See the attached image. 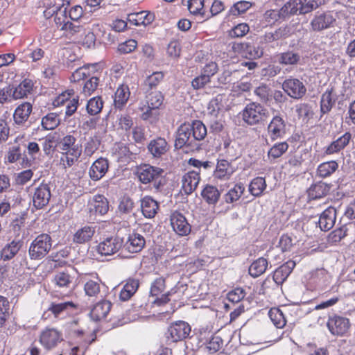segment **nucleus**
<instances>
[{
    "mask_svg": "<svg viewBox=\"0 0 355 355\" xmlns=\"http://www.w3.org/2000/svg\"><path fill=\"white\" fill-rule=\"evenodd\" d=\"M270 116L268 110L257 102L248 103L242 112V119L249 125L263 123Z\"/></svg>",
    "mask_w": 355,
    "mask_h": 355,
    "instance_id": "1",
    "label": "nucleus"
},
{
    "mask_svg": "<svg viewBox=\"0 0 355 355\" xmlns=\"http://www.w3.org/2000/svg\"><path fill=\"white\" fill-rule=\"evenodd\" d=\"M52 246L51 237L47 234L38 235L30 244L28 257L31 260L42 259L51 250Z\"/></svg>",
    "mask_w": 355,
    "mask_h": 355,
    "instance_id": "2",
    "label": "nucleus"
},
{
    "mask_svg": "<svg viewBox=\"0 0 355 355\" xmlns=\"http://www.w3.org/2000/svg\"><path fill=\"white\" fill-rule=\"evenodd\" d=\"M189 123H184L178 128L175 141V148L181 149L186 147L193 151L198 150L200 148V144H195Z\"/></svg>",
    "mask_w": 355,
    "mask_h": 355,
    "instance_id": "3",
    "label": "nucleus"
},
{
    "mask_svg": "<svg viewBox=\"0 0 355 355\" xmlns=\"http://www.w3.org/2000/svg\"><path fill=\"white\" fill-rule=\"evenodd\" d=\"M191 327L185 321L173 322L168 328L167 338L172 342H178L189 337Z\"/></svg>",
    "mask_w": 355,
    "mask_h": 355,
    "instance_id": "4",
    "label": "nucleus"
},
{
    "mask_svg": "<svg viewBox=\"0 0 355 355\" xmlns=\"http://www.w3.org/2000/svg\"><path fill=\"white\" fill-rule=\"evenodd\" d=\"M327 325L332 335L343 336L348 333L351 324L348 318L334 315L329 318Z\"/></svg>",
    "mask_w": 355,
    "mask_h": 355,
    "instance_id": "5",
    "label": "nucleus"
},
{
    "mask_svg": "<svg viewBox=\"0 0 355 355\" xmlns=\"http://www.w3.org/2000/svg\"><path fill=\"white\" fill-rule=\"evenodd\" d=\"M123 239L117 236L103 239L97 245V252L103 256L112 255L122 248Z\"/></svg>",
    "mask_w": 355,
    "mask_h": 355,
    "instance_id": "6",
    "label": "nucleus"
},
{
    "mask_svg": "<svg viewBox=\"0 0 355 355\" xmlns=\"http://www.w3.org/2000/svg\"><path fill=\"white\" fill-rule=\"evenodd\" d=\"M76 308L73 302H51L46 311L42 315V318L47 319L53 314L55 318L60 319L68 315L69 312Z\"/></svg>",
    "mask_w": 355,
    "mask_h": 355,
    "instance_id": "7",
    "label": "nucleus"
},
{
    "mask_svg": "<svg viewBox=\"0 0 355 355\" xmlns=\"http://www.w3.org/2000/svg\"><path fill=\"white\" fill-rule=\"evenodd\" d=\"M78 97L74 95L73 89H69L59 95L53 101L55 106L62 105H66L65 114L67 116H71L77 110Z\"/></svg>",
    "mask_w": 355,
    "mask_h": 355,
    "instance_id": "8",
    "label": "nucleus"
},
{
    "mask_svg": "<svg viewBox=\"0 0 355 355\" xmlns=\"http://www.w3.org/2000/svg\"><path fill=\"white\" fill-rule=\"evenodd\" d=\"M147 105H144L141 110L143 111L141 118L147 120L152 115L153 110H155L162 105L164 96L160 92H151L146 96Z\"/></svg>",
    "mask_w": 355,
    "mask_h": 355,
    "instance_id": "9",
    "label": "nucleus"
},
{
    "mask_svg": "<svg viewBox=\"0 0 355 355\" xmlns=\"http://www.w3.org/2000/svg\"><path fill=\"white\" fill-rule=\"evenodd\" d=\"M232 50L248 59H256L262 56L263 51L248 42H232Z\"/></svg>",
    "mask_w": 355,
    "mask_h": 355,
    "instance_id": "10",
    "label": "nucleus"
},
{
    "mask_svg": "<svg viewBox=\"0 0 355 355\" xmlns=\"http://www.w3.org/2000/svg\"><path fill=\"white\" fill-rule=\"evenodd\" d=\"M62 340V333L55 328H46L40 336V343L47 349L54 348Z\"/></svg>",
    "mask_w": 355,
    "mask_h": 355,
    "instance_id": "11",
    "label": "nucleus"
},
{
    "mask_svg": "<svg viewBox=\"0 0 355 355\" xmlns=\"http://www.w3.org/2000/svg\"><path fill=\"white\" fill-rule=\"evenodd\" d=\"M295 5L293 2H287L279 10H267L263 15V18L268 24H272L279 19H284L290 15H294Z\"/></svg>",
    "mask_w": 355,
    "mask_h": 355,
    "instance_id": "12",
    "label": "nucleus"
},
{
    "mask_svg": "<svg viewBox=\"0 0 355 355\" xmlns=\"http://www.w3.org/2000/svg\"><path fill=\"white\" fill-rule=\"evenodd\" d=\"M51 194L50 187L46 184H42L35 188L33 196V205L37 209L46 207L50 200Z\"/></svg>",
    "mask_w": 355,
    "mask_h": 355,
    "instance_id": "13",
    "label": "nucleus"
},
{
    "mask_svg": "<svg viewBox=\"0 0 355 355\" xmlns=\"http://www.w3.org/2000/svg\"><path fill=\"white\" fill-rule=\"evenodd\" d=\"M171 224L173 230L180 236H187L191 232L190 224L185 216L178 211H174L171 214Z\"/></svg>",
    "mask_w": 355,
    "mask_h": 355,
    "instance_id": "14",
    "label": "nucleus"
},
{
    "mask_svg": "<svg viewBox=\"0 0 355 355\" xmlns=\"http://www.w3.org/2000/svg\"><path fill=\"white\" fill-rule=\"evenodd\" d=\"M268 132L272 141L285 135L286 123L282 116L277 115L272 118L268 125Z\"/></svg>",
    "mask_w": 355,
    "mask_h": 355,
    "instance_id": "15",
    "label": "nucleus"
},
{
    "mask_svg": "<svg viewBox=\"0 0 355 355\" xmlns=\"http://www.w3.org/2000/svg\"><path fill=\"white\" fill-rule=\"evenodd\" d=\"M163 172L159 168L145 164L138 169L137 174L139 180L144 184H147L153 180L159 179L162 176Z\"/></svg>",
    "mask_w": 355,
    "mask_h": 355,
    "instance_id": "16",
    "label": "nucleus"
},
{
    "mask_svg": "<svg viewBox=\"0 0 355 355\" xmlns=\"http://www.w3.org/2000/svg\"><path fill=\"white\" fill-rule=\"evenodd\" d=\"M282 88L292 98H301L306 92L303 83L298 79H288L282 84Z\"/></svg>",
    "mask_w": 355,
    "mask_h": 355,
    "instance_id": "17",
    "label": "nucleus"
},
{
    "mask_svg": "<svg viewBox=\"0 0 355 355\" xmlns=\"http://www.w3.org/2000/svg\"><path fill=\"white\" fill-rule=\"evenodd\" d=\"M146 245L145 238L137 232L129 234L125 243L123 242V249L130 253L141 252Z\"/></svg>",
    "mask_w": 355,
    "mask_h": 355,
    "instance_id": "18",
    "label": "nucleus"
},
{
    "mask_svg": "<svg viewBox=\"0 0 355 355\" xmlns=\"http://www.w3.org/2000/svg\"><path fill=\"white\" fill-rule=\"evenodd\" d=\"M336 15L333 12L327 11L315 15L312 20V28L315 30H323L331 26L336 22Z\"/></svg>",
    "mask_w": 355,
    "mask_h": 355,
    "instance_id": "19",
    "label": "nucleus"
},
{
    "mask_svg": "<svg viewBox=\"0 0 355 355\" xmlns=\"http://www.w3.org/2000/svg\"><path fill=\"white\" fill-rule=\"evenodd\" d=\"M336 210L332 207L325 209L320 214L318 223L322 231L327 232L331 230L336 222Z\"/></svg>",
    "mask_w": 355,
    "mask_h": 355,
    "instance_id": "20",
    "label": "nucleus"
},
{
    "mask_svg": "<svg viewBox=\"0 0 355 355\" xmlns=\"http://www.w3.org/2000/svg\"><path fill=\"white\" fill-rule=\"evenodd\" d=\"M109 168L108 160L105 158L96 159L91 166L89 175L94 181L101 180L107 172Z\"/></svg>",
    "mask_w": 355,
    "mask_h": 355,
    "instance_id": "21",
    "label": "nucleus"
},
{
    "mask_svg": "<svg viewBox=\"0 0 355 355\" xmlns=\"http://www.w3.org/2000/svg\"><path fill=\"white\" fill-rule=\"evenodd\" d=\"M32 105L30 103H24L19 105L15 110L13 119L15 124L18 126H26V123L32 112Z\"/></svg>",
    "mask_w": 355,
    "mask_h": 355,
    "instance_id": "22",
    "label": "nucleus"
},
{
    "mask_svg": "<svg viewBox=\"0 0 355 355\" xmlns=\"http://www.w3.org/2000/svg\"><path fill=\"white\" fill-rule=\"evenodd\" d=\"M199 171H191L187 173L182 180V190L187 194H191L197 187L200 182Z\"/></svg>",
    "mask_w": 355,
    "mask_h": 355,
    "instance_id": "23",
    "label": "nucleus"
},
{
    "mask_svg": "<svg viewBox=\"0 0 355 355\" xmlns=\"http://www.w3.org/2000/svg\"><path fill=\"white\" fill-rule=\"evenodd\" d=\"M112 303L108 300H101L96 303L90 311V317L93 320L99 321L105 319L110 313Z\"/></svg>",
    "mask_w": 355,
    "mask_h": 355,
    "instance_id": "24",
    "label": "nucleus"
},
{
    "mask_svg": "<svg viewBox=\"0 0 355 355\" xmlns=\"http://www.w3.org/2000/svg\"><path fill=\"white\" fill-rule=\"evenodd\" d=\"M96 232V226L86 225L79 228L73 234V241L78 244H84L90 241Z\"/></svg>",
    "mask_w": 355,
    "mask_h": 355,
    "instance_id": "25",
    "label": "nucleus"
},
{
    "mask_svg": "<svg viewBox=\"0 0 355 355\" xmlns=\"http://www.w3.org/2000/svg\"><path fill=\"white\" fill-rule=\"evenodd\" d=\"M23 241L15 238L6 244L1 251V257L3 261H9L15 257L23 246Z\"/></svg>",
    "mask_w": 355,
    "mask_h": 355,
    "instance_id": "26",
    "label": "nucleus"
},
{
    "mask_svg": "<svg viewBox=\"0 0 355 355\" xmlns=\"http://www.w3.org/2000/svg\"><path fill=\"white\" fill-rule=\"evenodd\" d=\"M295 266V262L290 260L275 270L272 275V278L278 286L282 285L287 279Z\"/></svg>",
    "mask_w": 355,
    "mask_h": 355,
    "instance_id": "27",
    "label": "nucleus"
},
{
    "mask_svg": "<svg viewBox=\"0 0 355 355\" xmlns=\"http://www.w3.org/2000/svg\"><path fill=\"white\" fill-rule=\"evenodd\" d=\"M148 150L153 157L159 158L168 150V144L165 139L157 137L150 141L148 145Z\"/></svg>",
    "mask_w": 355,
    "mask_h": 355,
    "instance_id": "28",
    "label": "nucleus"
},
{
    "mask_svg": "<svg viewBox=\"0 0 355 355\" xmlns=\"http://www.w3.org/2000/svg\"><path fill=\"white\" fill-rule=\"evenodd\" d=\"M352 139V134L346 132L336 140L332 141L327 148L325 153L327 155H332L344 149Z\"/></svg>",
    "mask_w": 355,
    "mask_h": 355,
    "instance_id": "29",
    "label": "nucleus"
},
{
    "mask_svg": "<svg viewBox=\"0 0 355 355\" xmlns=\"http://www.w3.org/2000/svg\"><path fill=\"white\" fill-rule=\"evenodd\" d=\"M33 81L29 78L24 79L17 87L12 88V98L15 100L27 97L33 88Z\"/></svg>",
    "mask_w": 355,
    "mask_h": 355,
    "instance_id": "30",
    "label": "nucleus"
},
{
    "mask_svg": "<svg viewBox=\"0 0 355 355\" xmlns=\"http://www.w3.org/2000/svg\"><path fill=\"white\" fill-rule=\"evenodd\" d=\"M139 286V282L138 279L129 278L120 292L119 299L122 301L130 300L138 290Z\"/></svg>",
    "mask_w": 355,
    "mask_h": 355,
    "instance_id": "31",
    "label": "nucleus"
},
{
    "mask_svg": "<svg viewBox=\"0 0 355 355\" xmlns=\"http://www.w3.org/2000/svg\"><path fill=\"white\" fill-rule=\"evenodd\" d=\"M141 208L146 218H152L157 214L159 205L151 197L146 196L141 200Z\"/></svg>",
    "mask_w": 355,
    "mask_h": 355,
    "instance_id": "32",
    "label": "nucleus"
},
{
    "mask_svg": "<svg viewBox=\"0 0 355 355\" xmlns=\"http://www.w3.org/2000/svg\"><path fill=\"white\" fill-rule=\"evenodd\" d=\"M191 132L195 144H200L199 141L205 139L207 134L206 126L199 120H195L190 123Z\"/></svg>",
    "mask_w": 355,
    "mask_h": 355,
    "instance_id": "33",
    "label": "nucleus"
},
{
    "mask_svg": "<svg viewBox=\"0 0 355 355\" xmlns=\"http://www.w3.org/2000/svg\"><path fill=\"white\" fill-rule=\"evenodd\" d=\"M202 198L209 205H216L220 199V192L212 185H206L201 192Z\"/></svg>",
    "mask_w": 355,
    "mask_h": 355,
    "instance_id": "34",
    "label": "nucleus"
},
{
    "mask_svg": "<svg viewBox=\"0 0 355 355\" xmlns=\"http://www.w3.org/2000/svg\"><path fill=\"white\" fill-rule=\"evenodd\" d=\"M277 62L284 65H295L300 60V55L293 51H287L276 56Z\"/></svg>",
    "mask_w": 355,
    "mask_h": 355,
    "instance_id": "35",
    "label": "nucleus"
},
{
    "mask_svg": "<svg viewBox=\"0 0 355 355\" xmlns=\"http://www.w3.org/2000/svg\"><path fill=\"white\" fill-rule=\"evenodd\" d=\"M101 281L98 277L95 279H88L84 284V291L88 297H97L101 293Z\"/></svg>",
    "mask_w": 355,
    "mask_h": 355,
    "instance_id": "36",
    "label": "nucleus"
},
{
    "mask_svg": "<svg viewBox=\"0 0 355 355\" xmlns=\"http://www.w3.org/2000/svg\"><path fill=\"white\" fill-rule=\"evenodd\" d=\"M130 96L129 88L127 85H121L114 94V105L118 108L122 107L128 101Z\"/></svg>",
    "mask_w": 355,
    "mask_h": 355,
    "instance_id": "37",
    "label": "nucleus"
},
{
    "mask_svg": "<svg viewBox=\"0 0 355 355\" xmlns=\"http://www.w3.org/2000/svg\"><path fill=\"white\" fill-rule=\"evenodd\" d=\"M268 267V261L263 257L253 261L249 267V274L252 277H257L262 275Z\"/></svg>",
    "mask_w": 355,
    "mask_h": 355,
    "instance_id": "38",
    "label": "nucleus"
},
{
    "mask_svg": "<svg viewBox=\"0 0 355 355\" xmlns=\"http://www.w3.org/2000/svg\"><path fill=\"white\" fill-rule=\"evenodd\" d=\"M233 171L230 168V163L225 159L219 160L216 165L214 175L218 179H229Z\"/></svg>",
    "mask_w": 355,
    "mask_h": 355,
    "instance_id": "39",
    "label": "nucleus"
},
{
    "mask_svg": "<svg viewBox=\"0 0 355 355\" xmlns=\"http://www.w3.org/2000/svg\"><path fill=\"white\" fill-rule=\"evenodd\" d=\"M338 168V164L334 160L320 164L317 168V174L321 178L329 177Z\"/></svg>",
    "mask_w": 355,
    "mask_h": 355,
    "instance_id": "40",
    "label": "nucleus"
},
{
    "mask_svg": "<svg viewBox=\"0 0 355 355\" xmlns=\"http://www.w3.org/2000/svg\"><path fill=\"white\" fill-rule=\"evenodd\" d=\"M347 228L345 226L336 228L327 236V243L330 245H336L347 236Z\"/></svg>",
    "mask_w": 355,
    "mask_h": 355,
    "instance_id": "41",
    "label": "nucleus"
},
{
    "mask_svg": "<svg viewBox=\"0 0 355 355\" xmlns=\"http://www.w3.org/2000/svg\"><path fill=\"white\" fill-rule=\"evenodd\" d=\"M266 188V180L263 178H254L249 187V191L254 196H259Z\"/></svg>",
    "mask_w": 355,
    "mask_h": 355,
    "instance_id": "42",
    "label": "nucleus"
},
{
    "mask_svg": "<svg viewBox=\"0 0 355 355\" xmlns=\"http://www.w3.org/2000/svg\"><path fill=\"white\" fill-rule=\"evenodd\" d=\"M254 94L258 96L263 103H268L272 97V90L266 84H261L256 87Z\"/></svg>",
    "mask_w": 355,
    "mask_h": 355,
    "instance_id": "43",
    "label": "nucleus"
},
{
    "mask_svg": "<svg viewBox=\"0 0 355 355\" xmlns=\"http://www.w3.org/2000/svg\"><path fill=\"white\" fill-rule=\"evenodd\" d=\"M268 315L277 328H283L286 323V320L283 312L278 308H272L268 313Z\"/></svg>",
    "mask_w": 355,
    "mask_h": 355,
    "instance_id": "44",
    "label": "nucleus"
},
{
    "mask_svg": "<svg viewBox=\"0 0 355 355\" xmlns=\"http://www.w3.org/2000/svg\"><path fill=\"white\" fill-rule=\"evenodd\" d=\"M245 191L242 184H237L232 188L225 196L224 200L227 203H232L238 200Z\"/></svg>",
    "mask_w": 355,
    "mask_h": 355,
    "instance_id": "45",
    "label": "nucleus"
},
{
    "mask_svg": "<svg viewBox=\"0 0 355 355\" xmlns=\"http://www.w3.org/2000/svg\"><path fill=\"white\" fill-rule=\"evenodd\" d=\"M285 31V28H279L274 32L266 33L260 37L259 43L263 44L277 41L284 37Z\"/></svg>",
    "mask_w": 355,
    "mask_h": 355,
    "instance_id": "46",
    "label": "nucleus"
},
{
    "mask_svg": "<svg viewBox=\"0 0 355 355\" xmlns=\"http://www.w3.org/2000/svg\"><path fill=\"white\" fill-rule=\"evenodd\" d=\"M72 282L73 277L67 272H59L53 277V282L59 288H69Z\"/></svg>",
    "mask_w": 355,
    "mask_h": 355,
    "instance_id": "47",
    "label": "nucleus"
},
{
    "mask_svg": "<svg viewBox=\"0 0 355 355\" xmlns=\"http://www.w3.org/2000/svg\"><path fill=\"white\" fill-rule=\"evenodd\" d=\"M41 123L44 130H53L60 124V119L56 113H49L42 118Z\"/></svg>",
    "mask_w": 355,
    "mask_h": 355,
    "instance_id": "48",
    "label": "nucleus"
},
{
    "mask_svg": "<svg viewBox=\"0 0 355 355\" xmlns=\"http://www.w3.org/2000/svg\"><path fill=\"white\" fill-rule=\"evenodd\" d=\"M94 207L95 211L101 215L105 214L109 210L107 199L103 195H96L94 198Z\"/></svg>",
    "mask_w": 355,
    "mask_h": 355,
    "instance_id": "49",
    "label": "nucleus"
},
{
    "mask_svg": "<svg viewBox=\"0 0 355 355\" xmlns=\"http://www.w3.org/2000/svg\"><path fill=\"white\" fill-rule=\"evenodd\" d=\"M103 107V102L100 96L92 98L87 104V112L94 116L99 114Z\"/></svg>",
    "mask_w": 355,
    "mask_h": 355,
    "instance_id": "50",
    "label": "nucleus"
},
{
    "mask_svg": "<svg viewBox=\"0 0 355 355\" xmlns=\"http://www.w3.org/2000/svg\"><path fill=\"white\" fill-rule=\"evenodd\" d=\"M135 147L133 144H130V146H127L125 144L119 143L116 145V151L119 155V157L120 159H124L125 161L127 159H132L135 157L137 153H134L131 148Z\"/></svg>",
    "mask_w": 355,
    "mask_h": 355,
    "instance_id": "51",
    "label": "nucleus"
},
{
    "mask_svg": "<svg viewBox=\"0 0 355 355\" xmlns=\"http://www.w3.org/2000/svg\"><path fill=\"white\" fill-rule=\"evenodd\" d=\"M335 101L332 98L331 91H326L321 96L320 111L322 114L328 113L332 108Z\"/></svg>",
    "mask_w": 355,
    "mask_h": 355,
    "instance_id": "52",
    "label": "nucleus"
},
{
    "mask_svg": "<svg viewBox=\"0 0 355 355\" xmlns=\"http://www.w3.org/2000/svg\"><path fill=\"white\" fill-rule=\"evenodd\" d=\"M76 139L72 135H67L62 138L58 144V147L62 151H65V153L73 152V149L78 148L75 146V142Z\"/></svg>",
    "mask_w": 355,
    "mask_h": 355,
    "instance_id": "53",
    "label": "nucleus"
},
{
    "mask_svg": "<svg viewBox=\"0 0 355 355\" xmlns=\"http://www.w3.org/2000/svg\"><path fill=\"white\" fill-rule=\"evenodd\" d=\"M327 184L319 182L312 185V199L320 198L326 196L329 191Z\"/></svg>",
    "mask_w": 355,
    "mask_h": 355,
    "instance_id": "54",
    "label": "nucleus"
},
{
    "mask_svg": "<svg viewBox=\"0 0 355 355\" xmlns=\"http://www.w3.org/2000/svg\"><path fill=\"white\" fill-rule=\"evenodd\" d=\"M288 148L286 142H281L275 144L268 151V156L269 158L277 159L280 157Z\"/></svg>",
    "mask_w": 355,
    "mask_h": 355,
    "instance_id": "55",
    "label": "nucleus"
},
{
    "mask_svg": "<svg viewBox=\"0 0 355 355\" xmlns=\"http://www.w3.org/2000/svg\"><path fill=\"white\" fill-rule=\"evenodd\" d=\"M10 304L6 297L0 295V327H2L9 316Z\"/></svg>",
    "mask_w": 355,
    "mask_h": 355,
    "instance_id": "56",
    "label": "nucleus"
},
{
    "mask_svg": "<svg viewBox=\"0 0 355 355\" xmlns=\"http://www.w3.org/2000/svg\"><path fill=\"white\" fill-rule=\"evenodd\" d=\"M83 29V26L75 23H72L69 20L67 21L66 24H63V26L60 28L61 31H64V34L67 37H71L76 33H80Z\"/></svg>",
    "mask_w": 355,
    "mask_h": 355,
    "instance_id": "57",
    "label": "nucleus"
},
{
    "mask_svg": "<svg viewBox=\"0 0 355 355\" xmlns=\"http://www.w3.org/2000/svg\"><path fill=\"white\" fill-rule=\"evenodd\" d=\"M164 74L162 71H156L148 76L145 80V85L150 89L156 87L163 80Z\"/></svg>",
    "mask_w": 355,
    "mask_h": 355,
    "instance_id": "58",
    "label": "nucleus"
},
{
    "mask_svg": "<svg viewBox=\"0 0 355 355\" xmlns=\"http://www.w3.org/2000/svg\"><path fill=\"white\" fill-rule=\"evenodd\" d=\"M252 6V3L247 1H241L233 5L230 10L232 15H239L245 12Z\"/></svg>",
    "mask_w": 355,
    "mask_h": 355,
    "instance_id": "59",
    "label": "nucleus"
},
{
    "mask_svg": "<svg viewBox=\"0 0 355 355\" xmlns=\"http://www.w3.org/2000/svg\"><path fill=\"white\" fill-rule=\"evenodd\" d=\"M133 207L134 202L130 198L123 196L121 198L118 207L119 211L121 214H128L132 211Z\"/></svg>",
    "mask_w": 355,
    "mask_h": 355,
    "instance_id": "60",
    "label": "nucleus"
},
{
    "mask_svg": "<svg viewBox=\"0 0 355 355\" xmlns=\"http://www.w3.org/2000/svg\"><path fill=\"white\" fill-rule=\"evenodd\" d=\"M100 141L96 137H90L85 146L84 153L87 156H92L98 148Z\"/></svg>",
    "mask_w": 355,
    "mask_h": 355,
    "instance_id": "61",
    "label": "nucleus"
},
{
    "mask_svg": "<svg viewBox=\"0 0 355 355\" xmlns=\"http://www.w3.org/2000/svg\"><path fill=\"white\" fill-rule=\"evenodd\" d=\"M288 2H293L295 5V14L299 11L300 14H306L311 11L310 1L307 0H290Z\"/></svg>",
    "mask_w": 355,
    "mask_h": 355,
    "instance_id": "62",
    "label": "nucleus"
},
{
    "mask_svg": "<svg viewBox=\"0 0 355 355\" xmlns=\"http://www.w3.org/2000/svg\"><path fill=\"white\" fill-rule=\"evenodd\" d=\"M80 154L81 151L78 148L73 149V152L63 155V157H61V161L63 162V164L65 167H70L73 165L75 160L80 157Z\"/></svg>",
    "mask_w": 355,
    "mask_h": 355,
    "instance_id": "63",
    "label": "nucleus"
},
{
    "mask_svg": "<svg viewBox=\"0 0 355 355\" xmlns=\"http://www.w3.org/2000/svg\"><path fill=\"white\" fill-rule=\"evenodd\" d=\"M165 279L163 277H158L153 282L150 287V294L153 296H157L162 293L165 289Z\"/></svg>",
    "mask_w": 355,
    "mask_h": 355,
    "instance_id": "64",
    "label": "nucleus"
}]
</instances>
